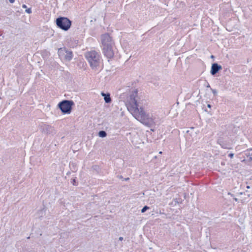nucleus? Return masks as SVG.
Instances as JSON below:
<instances>
[{"instance_id":"26","label":"nucleus","mask_w":252,"mask_h":252,"mask_svg":"<svg viewBox=\"0 0 252 252\" xmlns=\"http://www.w3.org/2000/svg\"><path fill=\"white\" fill-rule=\"evenodd\" d=\"M247 189H250V186H248L247 187Z\"/></svg>"},{"instance_id":"30","label":"nucleus","mask_w":252,"mask_h":252,"mask_svg":"<svg viewBox=\"0 0 252 252\" xmlns=\"http://www.w3.org/2000/svg\"><path fill=\"white\" fill-rule=\"evenodd\" d=\"M129 179V178H127L126 179V180H128Z\"/></svg>"},{"instance_id":"5","label":"nucleus","mask_w":252,"mask_h":252,"mask_svg":"<svg viewBox=\"0 0 252 252\" xmlns=\"http://www.w3.org/2000/svg\"><path fill=\"white\" fill-rule=\"evenodd\" d=\"M58 53L60 58L66 61H70L73 57L72 52L65 47L59 48Z\"/></svg>"},{"instance_id":"13","label":"nucleus","mask_w":252,"mask_h":252,"mask_svg":"<svg viewBox=\"0 0 252 252\" xmlns=\"http://www.w3.org/2000/svg\"><path fill=\"white\" fill-rule=\"evenodd\" d=\"M149 207L147 206H145L141 210L142 213H144L147 210L149 209Z\"/></svg>"},{"instance_id":"2","label":"nucleus","mask_w":252,"mask_h":252,"mask_svg":"<svg viewBox=\"0 0 252 252\" xmlns=\"http://www.w3.org/2000/svg\"><path fill=\"white\" fill-rule=\"evenodd\" d=\"M85 57L93 70L99 69L101 62L100 56L97 52L95 51L87 52L85 53Z\"/></svg>"},{"instance_id":"12","label":"nucleus","mask_w":252,"mask_h":252,"mask_svg":"<svg viewBox=\"0 0 252 252\" xmlns=\"http://www.w3.org/2000/svg\"><path fill=\"white\" fill-rule=\"evenodd\" d=\"M218 143L220 144V145L221 146V147L222 148L226 149H231V147L227 146V145L225 144H224L223 143H220V142H218Z\"/></svg>"},{"instance_id":"22","label":"nucleus","mask_w":252,"mask_h":252,"mask_svg":"<svg viewBox=\"0 0 252 252\" xmlns=\"http://www.w3.org/2000/svg\"><path fill=\"white\" fill-rule=\"evenodd\" d=\"M49 128H50V126H46V128L47 129H49Z\"/></svg>"},{"instance_id":"24","label":"nucleus","mask_w":252,"mask_h":252,"mask_svg":"<svg viewBox=\"0 0 252 252\" xmlns=\"http://www.w3.org/2000/svg\"><path fill=\"white\" fill-rule=\"evenodd\" d=\"M234 199L236 201H238V199L236 197H234Z\"/></svg>"},{"instance_id":"19","label":"nucleus","mask_w":252,"mask_h":252,"mask_svg":"<svg viewBox=\"0 0 252 252\" xmlns=\"http://www.w3.org/2000/svg\"><path fill=\"white\" fill-rule=\"evenodd\" d=\"M119 240L120 241H122L123 240V237H120L119 238Z\"/></svg>"},{"instance_id":"4","label":"nucleus","mask_w":252,"mask_h":252,"mask_svg":"<svg viewBox=\"0 0 252 252\" xmlns=\"http://www.w3.org/2000/svg\"><path fill=\"white\" fill-rule=\"evenodd\" d=\"M73 105V101L64 100L60 102L58 106L63 113L69 114L71 113L72 107Z\"/></svg>"},{"instance_id":"28","label":"nucleus","mask_w":252,"mask_h":252,"mask_svg":"<svg viewBox=\"0 0 252 252\" xmlns=\"http://www.w3.org/2000/svg\"><path fill=\"white\" fill-rule=\"evenodd\" d=\"M239 194H243V192H240V193H239Z\"/></svg>"},{"instance_id":"3","label":"nucleus","mask_w":252,"mask_h":252,"mask_svg":"<svg viewBox=\"0 0 252 252\" xmlns=\"http://www.w3.org/2000/svg\"><path fill=\"white\" fill-rule=\"evenodd\" d=\"M56 24L58 28L66 31L70 28L71 21L66 17H60L56 19Z\"/></svg>"},{"instance_id":"10","label":"nucleus","mask_w":252,"mask_h":252,"mask_svg":"<svg viewBox=\"0 0 252 252\" xmlns=\"http://www.w3.org/2000/svg\"><path fill=\"white\" fill-rule=\"evenodd\" d=\"M245 155L249 158L250 160H252V148L247 150L246 151Z\"/></svg>"},{"instance_id":"27","label":"nucleus","mask_w":252,"mask_h":252,"mask_svg":"<svg viewBox=\"0 0 252 252\" xmlns=\"http://www.w3.org/2000/svg\"><path fill=\"white\" fill-rule=\"evenodd\" d=\"M207 87H210V85H209V84H208V85L207 86Z\"/></svg>"},{"instance_id":"29","label":"nucleus","mask_w":252,"mask_h":252,"mask_svg":"<svg viewBox=\"0 0 252 252\" xmlns=\"http://www.w3.org/2000/svg\"><path fill=\"white\" fill-rule=\"evenodd\" d=\"M159 154H162V152H159Z\"/></svg>"},{"instance_id":"20","label":"nucleus","mask_w":252,"mask_h":252,"mask_svg":"<svg viewBox=\"0 0 252 252\" xmlns=\"http://www.w3.org/2000/svg\"><path fill=\"white\" fill-rule=\"evenodd\" d=\"M207 107L209 108H211V105L210 104H208L207 105Z\"/></svg>"},{"instance_id":"21","label":"nucleus","mask_w":252,"mask_h":252,"mask_svg":"<svg viewBox=\"0 0 252 252\" xmlns=\"http://www.w3.org/2000/svg\"><path fill=\"white\" fill-rule=\"evenodd\" d=\"M228 194L229 195H231V196H232V197H233V196H234L233 194H232V193H231L230 192H228Z\"/></svg>"},{"instance_id":"1","label":"nucleus","mask_w":252,"mask_h":252,"mask_svg":"<svg viewBox=\"0 0 252 252\" xmlns=\"http://www.w3.org/2000/svg\"><path fill=\"white\" fill-rule=\"evenodd\" d=\"M135 94H132L128 98L126 106L128 111L137 120L143 125L149 127L156 125V118L152 114L146 112L142 107H138V105L135 99Z\"/></svg>"},{"instance_id":"16","label":"nucleus","mask_w":252,"mask_h":252,"mask_svg":"<svg viewBox=\"0 0 252 252\" xmlns=\"http://www.w3.org/2000/svg\"><path fill=\"white\" fill-rule=\"evenodd\" d=\"M229 157L230 158H233V157H234V154L233 153H230L229 154Z\"/></svg>"},{"instance_id":"14","label":"nucleus","mask_w":252,"mask_h":252,"mask_svg":"<svg viewBox=\"0 0 252 252\" xmlns=\"http://www.w3.org/2000/svg\"><path fill=\"white\" fill-rule=\"evenodd\" d=\"M211 90L212 93L214 95L216 96L217 95L218 93H217V91L216 90L211 88Z\"/></svg>"},{"instance_id":"6","label":"nucleus","mask_w":252,"mask_h":252,"mask_svg":"<svg viewBox=\"0 0 252 252\" xmlns=\"http://www.w3.org/2000/svg\"><path fill=\"white\" fill-rule=\"evenodd\" d=\"M101 41L102 46H113L114 45L111 37L107 33L101 35Z\"/></svg>"},{"instance_id":"8","label":"nucleus","mask_w":252,"mask_h":252,"mask_svg":"<svg viewBox=\"0 0 252 252\" xmlns=\"http://www.w3.org/2000/svg\"><path fill=\"white\" fill-rule=\"evenodd\" d=\"M221 69L222 67L220 65H219L217 63H214L212 64L211 66V73L212 75H214Z\"/></svg>"},{"instance_id":"15","label":"nucleus","mask_w":252,"mask_h":252,"mask_svg":"<svg viewBox=\"0 0 252 252\" xmlns=\"http://www.w3.org/2000/svg\"><path fill=\"white\" fill-rule=\"evenodd\" d=\"M26 12L29 14H30L32 13V9L31 8H29L26 10Z\"/></svg>"},{"instance_id":"18","label":"nucleus","mask_w":252,"mask_h":252,"mask_svg":"<svg viewBox=\"0 0 252 252\" xmlns=\"http://www.w3.org/2000/svg\"><path fill=\"white\" fill-rule=\"evenodd\" d=\"M22 7L24 8H27V6L25 4H23L22 5Z\"/></svg>"},{"instance_id":"11","label":"nucleus","mask_w":252,"mask_h":252,"mask_svg":"<svg viewBox=\"0 0 252 252\" xmlns=\"http://www.w3.org/2000/svg\"><path fill=\"white\" fill-rule=\"evenodd\" d=\"M107 135V133L105 131L101 130L98 132V136L100 137H105Z\"/></svg>"},{"instance_id":"7","label":"nucleus","mask_w":252,"mask_h":252,"mask_svg":"<svg viewBox=\"0 0 252 252\" xmlns=\"http://www.w3.org/2000/svg\"><path fill=\"white\" fill-rule=\"evenodd\" d=\"M103 53L104 55L108 59L113 57L114 52L113 46H102Z\"/></svg>"},{"instance_id":"17","label":"nucleus","mask_w":252,"mask_h":252,"mask_svg":"<svg viewBox=\"0 0 252 252\" xmlns=\"http://www.w3.org/2000/svg\"><path fill=\"white\" fill-rule=\"evenodd\" d=\"M9 1L11 3H13L15 1V0H9Z\"/></svg>"},{"instance_id":"25","label":"nucleus","mask_w":252,"mask_h":252,"mask_svg":"<svg viewBox=\"0 0 252 252\" xmlns=\"http://www.w3.org/2000/svg\"><path fill=\"white\" fill-rule=\"evenodd\" d=\"M75 179H73V185H74V183H75Z\"/></svg>"},{"instance_id":"9","label":"nucleus","mask_w":252,"mask_h":252,"mask_svg":"<svg viewBox=\"0 0 252 252\" xmlns=\"http://www.w3.org/2000/svg\"><path fill=\"white\" fill-rule=\"evenodd\" d=\"M101 94L104 97V99L106 103H109L111 102V98L109 94H105L104 93L102 92Z\"/></svg>"},{"instance_id":"23","label":"nucleus","mask_w":252,"mask_h":252,"mask_svg":"<svg viewBox=\"0 0 252 252\" xmlns=\"http://www.w3.org/2000/svg\"><path fill=\"white\" fill-rule=\"evenodd\" d=\"M174 201H175V202H176V203H178V201L177 199H174Z\"/></svg>"}]
</instances>
